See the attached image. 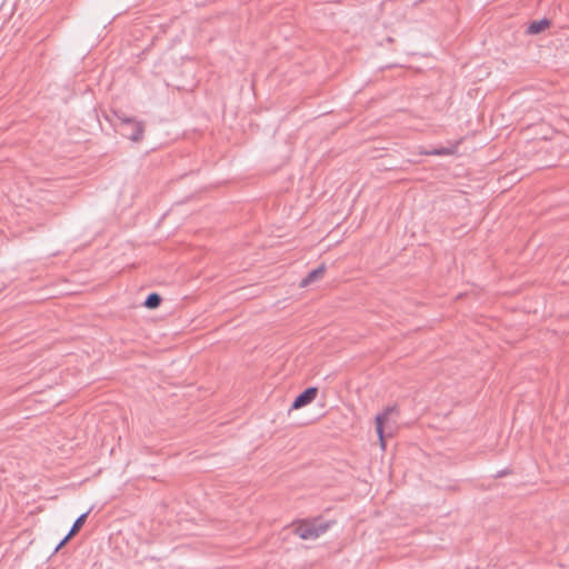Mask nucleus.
Returning a JSON list of instances; mask_svg holds the SVG:
<instances>
[{
    "label": "nucleus",
    "instance_id": "obj_8",
    "mask_svg": "<svg viewBox=\"0 0 569 569\" xmlns=\"http://www.w3.org/2000/svg\"><path fill=\"white\" fill-rule=\"evenodd\" d=\"M160 303L161 297L158 293H150L144 301V306L149 309H154L159 307Z\"/></svg>",
    "mask_w": 569,
    "mask_h": 569
},
{
    "label": "nucleus",
    "instance_id": "obj_6",
    "mask_svg": "<svg viewBox=\"0 0 569 569\" xmlns=\"http://www.w3.org/2000/svg\"><path fill=\"white\" fill-rule=\"evenodd\" d=\"M550 24H551V21L547 18H543L538 21H532L528 24L526 32L531 36L538 34V33L545 31L546 29H548L550 27Z\"/></svg>",
    "mask_w": 569,
    "mask_h": 569
},
{
    "label": "nucleus",
    "instance_id": "obj_5",
    "mask_svg": "<svg viewBox=\"0 0 569 569\" xmlns=\"http://www.w3.org/2000/svg\"><path fill=\"white\" fill-rule=\"evenodd\" d=\"M325 271H326V267L325 264H321L319 266L318 268L313 269L312 271H310L300 282V287L301 288H306L308 287L309 284L316 282V281H319L320 279L323 278V274H325Z\"/></svg>",
    "mask_w": 569,
    "mask_h": 569
},
{
    "label": "nucleus",
    "instance_id": "obj_11",
    "mask_svg": "<svg viewBox=\"0 0 569 569\" xmlns=\"http://www.w3.org/2000/svg\"><path fill=\"white\" fill-rule=\"evenodd\" d=\"M117 117L120 120L122 128H124V120L126 119H130V118L129 117H124V116H120L118 113H117Z\"/></svg>",
    "mask_w": 569,
    "mask_h": 569
},
{
    "label": "nucleus",
    "instance_id": "obj_9",
    "mask_svg": "<svg viewBox=\"0 0 569 569\" xmlns=\"http://www.w3.org/2000/svg\"><path fill=\"white\" fill-rule=\"evenodd\" d=\"M423 154H432V156H448L453 153V149L450 148H437L429 151H423Z\"/></svg>",
    "mask_w": 569,
    "mask_h": 569
},
{
    "label": "nucleus",
    "instance_id": "obj_4",
    "mask_svg": "<svg viewBox=\"0 0 569 569\" xmlns=\"http://www.w3.org/2000/svg\"><path fill=\"white\" fill-rule=\"evenodd\" d=\"M318 395V388L309 387L303 392H301L292 402L291 409H300L309 403H311Z\"/></svg>",
    "mask_w": 569,
    "mask_h": 569
},
{
    "label": "nucleus",
    "instance_id": "obj_7",
    "mask_svg": "<svg viewBox=\"0 0 569 569\" xmlns=\"http://www.w3.org/2000/svg\"><path fill=\"white\" fill-rule=\"evenodd\" d=\"M89 513H90V510H88L87 512L82 513L81 516H79L77 518V520L73 522V525L69 531V537H73L80 530V528L84 525Z\"/></svg>",
    "mask_w": 569,
    "mask_h": 569
},
{
    "label": "nucleus",
    "instance_id": "obj_1",
    "mask_svg": "<svg viewBox=\"0 0 569 569\" xmlns=\"http://www.w3.org/2000/svg\"><path fill=\"white\" fill-rule=\"evenodd\" d=\"M398 412L396 406H388L378 413L375 419L376 431L379 438V445L382 450H386V438L392 437L396 430L397 421L392 419V416Z\"/></svg>",
    "mask_w": 569,
    "mask_h": 569
},
{
    "label": "nucleus",
    "instance_id": "obj_3",
    "mask_svg": "<svg viewBox=\"0 0 569 569\" xmlns=\"http://www.w3.org/2000/svg\"><path fill=\"white\" fill-rule=\"evenodd\" d=\"M144 133V123L142 121H138L136 119H126L124 120V128H122V134L134 141L138 142L142 140Z\"/></svg>",
    "mask_w": 569,
    "mask_h": 569
},
{
    "label": "nucleus",
    "instance_id": "obj_2",
    "mask_svg": "<svg viewBox=\"0 0 569 569\" xmlns=\"http://www.w3.org/2000/svg\"><path fill=\"white\" fill-rule=\"evenodd\" d=\"M329 528L328 523L319 521H302L296 528V533L303 540H312L320 537Z\"/></svg>",
    "mask_w": 569,
    "mask_h": 569
},
{
    "label": "nucleus",
    "instance_id": "obj_10",
    "mask_svg": "<svg viewBox=\"0 0 569 569\" xmlns=\"http://www.w3.org/2000/svg\"><path fill=\"white\" fill-rule=\"evenodd\" d=\"M69 533L60 541V543L56 547V551H58L62 546L67 543V541L70 539Z\"/></svg>",
    "mask_w": 569,
    "mask_h": 569
}]
</instances>
